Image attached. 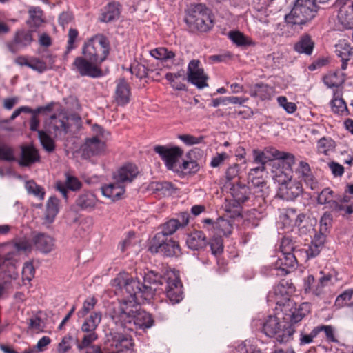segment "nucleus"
Instances as JSON below:
<instances>
[{
    "instance_id": "obj_17",
    "label": "nucleus",
    "mask_w": 353,
    "mask_h": 353,
    "mask_svg": "<svg viewBox=\"0 0 353 353\" xmlns=\"http://www.w3.org/2000/svg\"><path fill=\"white\" fill-rule=\"evenodd\" d=\"M182 287L181 281L175 274L168 277L165 292L171 303H178L183 299Z\"/></svg>"
},
{
    "instance_id": "obj_6",
    "label": "nucleus",
    "mask_w": 353,
    "mask_h": 353,
    "mask_svg": "<svg viewBox=\"0 0 353 353\" xmlns=\"http://www.w3.org/2000/svg\"><path fill=\"white\" fill-rule=\"evenodd\" d=\"M294 290L295 287L291 280L281 279L274 287L273 291L270 292L268 301L274 302L277 305L275 308L276 310L286 311V308L292 305L290 297Z\"/></svg>"
},
{
    "instance_id": "obj_24",
    "label": "nucleus",
    "mask_w": 353,
    "mask_h": 353,
    "mask_svg": "<svg viewBox=\"0 0 353 353\" xmlns=\"http://www.w3.org/2000/svg\"><path fill=\"white\" fill-rule=\"evenodd\" d=\"M296 173L301 178L305 184L311 190H316L319 187V183L313 175L310 165L305 161H300L299 166L296 170Z\"/></svg>"
},
{
    "instance_id": "obj_37",
    "label": "nucleus",
    "mask_w": 353,
    "mask_h": 353,
    "mask_svg": "<svg viewBox=\"0 0 353 353\" xmlns=\"http://www.w3.org/2000/svg\"><path fill=\"white\" fill-rule=\"evenodd\" d=\"M337 18L344 28H353V1L348 5V8H339Z\"/></svg>"
},
{
    "instance_id": "obj_7",
    "label": "nucleus",
    "mask_w": 353,
    "mask_h": 353,
    "mask_svg": "<svg viewBox=\"0 0 353 353\" xmlns=\"http://www.w3.org/2000/svg\"><path fill=\"white\" fill-rule=\"evenodd\" d=\"M309 259L306 250L296 247L292 253L283 256L282 259L276 260L274 267L270 269L272 275L285 276L290 271V268H293L301 261H306Z\"/></svg>"
},
{
    "instance_id": "obj_58",
    "label": "nucleus",
    "mask_w": 353,
    "mask_h": 353,
    "mask_svg": "<svg viewBox=\"0 0 353 353\" xmlns=\"http://www.w3.org/2000/svg\"><path fill=\"white\" fill-rule=\"evenodd\" d=\"M162 276L158 272H156L152 270L148 271L144 273L143 280L144 284L147 285V284H162Z\"/></svg>"
},
{
    "instance_id": "obj_1",
    "label": "nucleus",
    "mask_w": 353,
    "mask_h": 353,
    "mask_svg": "<svg viewBox=\"0 0 353 353\" xmlns=\"http://www.w3.org/2000/svg\"><path fill=\"white\" fill-rule=\"evenodd\" d=\"M294 154L280 152L274 148H266V167H270L272 179L280 185L292 179Z\"/></svg>"
},
{
    "instance_id": "obj_5",
    "label": "nucleus",
    "mask_w": 353,
    "mask_h": 353,
    "mask_svg": "<svg viewBox=\"0 0 353 353\" xmlns=\"http://www.w3.org/2000/svg\"><path fill=\"white\" fill-rule=\"evenodd\" d=\"M110 52V42L102 34H97L88 39L83 45L82 54L90 60L101 63Z\"/></svg>"
},
{
    "instance_id": "obj_18",
    "label": "nucleus",
    "mask_w": 353,
    "mask_h": 353,
    "mask_svg": "<svg viewBox=\"0 0 353 353\" xmlns=\"http://www.w3.org/2000/svg\"><path fill=\"white\" fill-rule=\"evenodd\" d=\"M188 222V216L185 213L182 214L181 221L176 219H170L161 225V232L156 234L154 240H160L161 237L173 234L180 228L185 227Z\"/></svg>"
},
{
    "instance_id": "obj_13",
    "label": "nucleus",
    "mask_w": 353,
    "mask_h": 353,
    "mask_svg": "<svg viewBox=\"0 0 353 353\" xmlns=\"http://www.w3.org/2000/svg\"><path fill=\"white\" fill-rule=\"evenodd\" d=\"M187 79L189 82L199 89H203L208 86V77L201 67L199 60H191L188 65Z\"/></svg>"
},
{
    "instance_id": "obj_31",
    "label": "nucleus",
    "mask_w": 353,
    "mask_h": 353,
    "mask_svg": "<svg viewBox=\"0 0 353 353\" xmlns=\"http://www.w3.org/2000/svg\"><path fill=\"white\" fill-rule=\"evenodd\" d=\"M299 241L296 237L292 236L291 234L284 236L281 241L280 255L277 260L282 259L283 256H286L288 254L292 252L296 247H299Z\"/></svg>"
},
{
    "instance_id": "obj_12",
    "label": "nucleus",
    "mask_w": 353,
    "mask_h": 353,
    "mask_svg": "<svg viewBox=\"0 0 353 353\" xmlns=\"http://www.w3.org/2000/svg\"><path fill=\"white\" fill-rule=\"evenodd\" d=\"M332 275L330 274H323L318 279H315L312 274L304 278L303 290L305 294L312 296L321 297L325 294L324 288L330 283Z\"/></svg>"
},
{
    "instance_id": "obj_64",
    "label": "nucleus",
    "mask_w": 353,
    "mask_h": 353,
    "mask_svg": "<svg viewBox=\"0 0 353 353\" xmlns=\"http://www.w3.org/2000/svg\"><path fill=\"white\" fill-rule=\"evenodd\" d=\"M14 248L18 252L28 253L32 250V244L28 239H21L14 243Z\"/></svg>"
},
{
    "instance_id": "obj_47",
    "label": "nucleus",
    "mask_w": 353,
    "mask_h": 353,
    "mask_svg": "<svg viewBox=\"0 0 353 353\" xmlns=\"http://www.w3.org/2000/svg\"><path fill=\"white\" fill-rule=\"evenodd\" d=\"M82 340L77 344L79 351L81 352L90 347L97 346L92 343L98 339V334L96 332H84Z\"/></svg>"
},
{
    "instance_id": "obj_36",
    "label": "nucleus",
    "mask_w": 353,
    "mask_h": 353,
    "mask_svg": "<svg viewBox=\"0 0 353 353\" xmlns=\"http://www.w3.org/2000/svg\"><path fill=\"white\" fill-rule=\"evenodd\" d=\"M230 192L237 206L240 205L248 199L249 188L243 184H233L230 188Z\"/></svg>"
},
{
    "instance_id": "obj_32",
    "label": "nucleus",
    "mask_w": 353,
    "mask_h": 353,
    "mask_svg": "<svg viewBox=\"0 0 353 353\" xmlns=\"http://www.w3.org/2000/svg\"><path fill=\"white\" fill-rule=\"evenodd\" d=\"M133 327H137L140 329H148L154 324V320L148 312L144 310H140L138 305L137 312L134 314V318L132 321Z\"/></svg>"
},
{
    "instance_id": "obj_45",
    "label": "nucleus",
    "mask_w": 353,
    "mask_h": 353,
    "mask_svg": "<svg viewBox=\"0 0 353 353\" xmlns=\"http://www.w3.org/2000/svg\"><path fill=\"white\" fill-rule=\"evenodd\" d=\"M229 39L237 46L244 47L252 44L251 39L239 30H232L228 32Z\"/></svg>"
},
{
    "instance_id": "obj_60",
    "label": "nucleus",
    "mask_w": 353,
    "mask_h": 353,
    "mask_svg": "<svg viewBox=\"0 0 353 353\" xmlns=\"http://www.w3.org/2000/svg\"><path fill=\"white\" fill-rule=\"evenodd\" d=\"M45 323L38 316H34L29 319L28 328L36 332H41L43 331Z\"/></svg>"
},
{
    "instance_id": "obj_59",
    "label": "nucleus",
    "mask_w": 353,
    "mask_h": 353,
    "mask_svg": "<svg viewBox=\"0 0 353 353\" xmlns=\"http://www.w3.org/2000/svg\"><path fill=\"white\" fill-rule=\"evenodd\" d=\"M59 199L55 196H51L46 205L47 216L54 217L59 212Z\"/></svg>"
},
{
    "instance_id": "obj_30",
    "label": "nucleus",
    "mask_w": 353,
    "mask_h": 353,
    "mask_svg": "<svg viewBox=\"0 0 353 353\" xmlns=\"http://www.w3.org/2000/svg\"><path fill=\"white\" fill-rule=\"evenodd\" d=\"M186 243L189 248L193 250H198L205 248L208 244V240L201 231L192 232L186 239Z\"/></svg>"
},
{
    "instance_id": "obj_54",
    "label": "nucleus",
    "mask_w": 353,
    "mask_h": 353,
    "mask_svg": "<svg viewBox=\"0 0 353 353\" xmlns=\"http://www.w3.org/2000/svg\"><path fill=\"white\" fill-rule=\"evenodd\" d=\"M38 136L43 148L48 152L54 150V142L51 137L44 131H38Z\"/></svg>"
},
{
    "instance_id": "obj_16",
    "label": "nucleus",
    "mask_w": 353,
    "mask_h": 353,
    "mask_svg": "<svg viewBox=\"0 0 353 353\" xmlns=\"http://www.w3.org/2000/svg\"><path fill=\"white\" fill-rule=\"evenodd\" d=\"M254 162L259 165L250 170L249 179L254 186L263 188L264 184L263 176L265 169V156L263 152L254 150Z\"/></svg>"
},
{
    "instance_id": "obj_51",
    "label": "nucleus",
    "mask_w": 353,
    "mask_h": 353,
    "mask_svg": "<svg viewBox=\"0 0 353 353\" xmlns=\"http://www.w3.org/2000/svg\"><path fill=\"white\" fill-rule=\"evenodd\" d=\"M73 341L71 335L64 336L57 345L56 353H68L72 347Z\"/></svg>"
},
{
    "instance_id": "obj_22",
    "label": "nucleus",
    "mask_w": 353,
    "mask_h": 353,
    "mask_svg": "<svg viewBox=\"0 0 353 353\" xmlns=\"http://www.w3.org/2000/svg\"><path fill=\"white\" fill-rule=\"evenodd\" d=\"M139 173L137 167L132 163L126 164L120 168L113 175L115 181L123 184L131 183Z\"/></svg>"
},
{
    "instance_id": "obj_19",
    "label": "nucleus",
    "mask_w": 353,
    "mask_h": 353,
    "mask_svg": "<svg viewBox=\"0 0 353 353\" xmlns=\"http://www.w3.org/2000/svg\"><path fill=\"white\" fill-rule=\"evenodd\" d=\"M106 148L105 140L97 139V137L86 139L82 145V156L85 159H89L92 156L103 154Z\"/></svg>"
},
{
    "instance_id": "obj_40",
    "label": "nucleus",
    "mask_w": 353,
    "mask_h": 353,
    "mask_svg": "<svg viewBox=\"0 0 353 353\" xmlns=\"http://www.w3.org/2000/svg\"><path fill=\"white\" fill-rule=\"evenodd\" d=\"M29 19L27 24L31 28H39L44 22L43 12L38 6H30L28 9Z\"/></svg>"
},
{
    "instance_id": "obj_57",
    "label": "nucleus",
    "mask_w": 353,
    "mask_h": 353,
    "mask_svg": "<svg viewBox=\"0 0 353 353\" xmlns=\"http://www.w3.org/2000/svg\"><path fill=\"white\" fill-rule=\"evenodd\" d=\"M26 188L28 193L38 196L41 200L44 199L45 191L43 188L38 185L35 182L32 181H28L26 184Z\"/></svg>"
},
{
    "instance_id": "obj_9",
    "label": "nucleus",
    "mask_w": 353,
    "mask_h": 353,
    "mask_svg": "<svg viewBox=\"0 0 353 353\" xmlns=\"http://www.w3.org/2000/svg\"><path fill=\"white\" fill-rule=\"evenodd\" d=\"M294 332L292 325H281L276 316L270 315L266 319V336L275 337L279 343L288 342Z\"/></svg>"
},
{
    "instance_id": "obj_42",
    "label": "nucleus",
    "mask_w": 353,
    "mask_h": 353,
    "mask_svg": "<svg viewBox=\"0 0 353 353\" xmlns=\"http://www.w3.org/2000/svg\"><path fill=\"white\" fill-rule=\"evenodd\" d=\"M38 153L32 146L25 145L21 147V154L19 164L21 165H28L35 162L38 159Z\"/></svg>"
},
{
    "instance_id": "obj_63",
    "label": "nucleus",
    "mask_w": 353,
    "mask_h": 353,
    "mask_svg": "<svg viewBox=\"0 0 353 353\" xmlns=\"http://www.w3.org/2000/svg\"><path fill=\"white\" fill-rule=\"evenodd\" d=\"M179 172H185V173H195L199 170V165L195 161H184L181 165L178 168Z\"/></svg>"
},
{
    "instance_id": "obj_62",
    "label": "nucleus",
    "mask_w": 353,
    "mask_h": 353,
    "mask_svg": "<svg viewBox=\"0 0 353 353\" xmlns=\"http://www.w3.org/2000/svg\"><path fill=\"white\" fill-rule=\"evenodd\" d=\"M317 336L316 328L314 327L313 330L307 333L305 330H302L300 332L299 337V344L300 345H305L307 344H310L313 342V339Z\"/></svg>"
},
{
    "instance_id": "obj_52",
    "label": "nucleus",
    "mask_w": 353,
    "mask_h": 353,
    "mask_svg": "<svg viewBox=\"0 0 353 353\" xmlns=\"http://www.w3.org/2000/svg\"><path fill=\"white\" fill-rule=\"evenodd\" d=\"M334 147V141L330 138L322 137L317 143V150L321 154H327V152L332 150Z\"/></svg>"
},
{
    "instance_id": "obj_43",
    "label": "nucleus",
    "mask_w": 353,
    "mask_h": 353,
    "mask_svg": "<svg viewBox=\"0 0 353 353\" xmlns=\"http://www.w3.org/2000/svg\"><path fill=\"white\" fill-rule=\"evenodd\" d=\"M101 313L100 312H94L85 320L81 325L83 332H96L101 321Z\"/></svg>"
},
{
    "instance_id": "obj_39",
    "label": "nucleus",
    "mask_w": 353,
    "mask_h": 353,
    "mask_svg": "<svg viewBox=\"0 0 353 353\" xmlns=\"http://www.w3.org/2000/svg\"><path fill=\"white\" fill-rule=\"evenodd\" d=\"M165 79L169 81L170 85L176 90H186L185 83V77L183 71H179L176 73L168 72Z\"/></svg>"
},
{
    "instance_id": "obj_50",
    "label": "nucleus",
    "mask_w": 353,
    "mask_h": 353,
    "mask_svg": "<svg viewBox=\"0 0 353 353\" xmlns=\"http://www.w3.org/2000/svg\"><path fill=\"white\" fill-rule=\"evenodd\" d=\"M0 160L4 161H14L15 157L13 148L5 143H0Z\"/></svg>"
},
{
    "instance_id": "obj_15",
    "label": "nucleus",
    "mask_w": 353,
    "mask_h": 353,
    "mask_svg": "<svg viewBox=\"0 0 353 353\" xmlns=\"http://www.w3.org/2000/svg\"><path fill=\"white\" fill-rule=\"evenodd\" d=\"M303 191L301 183L292 179L279 185L276 196L286 201H294Z\"/></svg>"
},
{
    "instance_id": "obj_20",
    "label": "nucleus",
    "mask_w": 353,
    "mask_h": 353,
    "mask_svg": "<svg viewBox=\"0 0 353 353\" xmlns=\"http://www.w3.org/2000/svg\"><path fill=\"white\" fill-rule=\"evenodd\" d=\"M124 290V293L125 292L130 296L129 300H134L136 303H137L139 296L142 297L145 294L152 293L151 287L143 285L139 281L134 279L132 276Z\"/></svg>"
},
{
    "instance_id": "obj_27",
    "label": "nucleus",
    "mask_w": 353,
    "mask_h": 353,
    "mask_svg": "<svg viewBox=\"0 0 353 353\" xmlns=\"http://www.w3.org/2000/svg\"><path fill=\"white\" fill-rule=\"evenodd\" d=\"M338 200L339 195L328 187L323 188L319 193L316 198V202L319 205H325L326 208L331 210L333 208L337 207L336 201Z\"/></svg>"
},
{
    "instance_id": "obj_29",
    "label": "nucleus",
    "mask_w": 353,
    "mask_h": 353,
    "mask_svg": "<svg viewBox=\"0 0 353 353\" xmlns=\"http://www.w3.org/2000/svg\"><path fill=\"white\" fill-rule=\"evenodd\" d=\"M96 196L90 192L81 194L76 199V205L81 210H92L98 203Z\"/></svg>"
},
{
    "instance_id": "obj_28",
    "label": "nucleus",
    "mask_w": 353,
    "mask_h": 353,
    "mask_svg": "<svg viewBox=\"0 0 353 353\" xmlns=\"http://www.w3.org/2000/svg\"><path fill=\"white\" fill-rule=\"evenodd\" d=\"M159 245L155 247L156 252H161L166 256H178L181 254V248L178 242L172 239L165 241H161Z\"/></svg>"
},
{
    "instance_id": "obj_48",
    "label": "nucleus",
    "mask_w": 353,
    "mask_h": 353,
    "mask_svg": "<svg viewBox=\"0 0 353 353\" xmlns=\"http://www.w3.org/2000/svg\"><path fill=\"white\" fill-rule=\"evenodd\" d=\"M336 54L343 60H348L349 56L353 53V48L345 39L340 40L339 43L336 45Z\"/></svg>"
},
{
    "instance_id": "obj_35",
    "label": "nucleus",
    "mask_w": 353,
    "mask_h": 353,
    "mask_svg": "<svg viewBox=\"0 0 353 353\" xmlns=\"http://www.w3.org/2000/svg\"><path fill=\"white\" fill-rule=\"evenodd\" d=\"M34 243L36 248L43 253H48L54 249L53 238L44 234H39L34 237Z\"/></svg>"
},
{
    "instance_id": "obj_33",
    "label": "nucleus",
    "mask_w": 353,
    "mask_h": 353,
    "mask_svg": "<svg viewBox=\"0 0 353 353\" xmlns=\"http://www.w3.org/2000/svg\"><path fill=\"white\" fill-rule=\"evenodd\" d=\"M119 15V4L116 2H112L104 7L99 19L101 22L109 23L117 19Z\"/></svg>"
},
{
    "instance_id": "obj_14",
    "label": "nucleus",
    "mask_w": 353,
    "mask_h": 353,
    "mask_svg": "<svg viewBox=\"0 0 353 353\" xmlns=\"http://www.w3.org/2000/svg\"><path fill=\"white\" fill-rule=\"evenodd\" d=\"M33 41L32 31L20 29L15 32L12 40L8 41L6 46L10 52L15 54L20 49L30 46Z\"/></svg>"
},
{
    "instance_id": "obj_25",
    "label": "nucleus",
    "mask_w": 353,
    "mask_h": 353,
    "mask_svg": "<svg viewBox=\"0 0 353 353\" xmlns=\"http://www.w3.org/2000/svg\"><path fill=\"white\" fill-rule=\"evenodd\" d=\"M130 88L128 83L124 79H120L117 82L114 99L119 105H125L130 102Z\"/></svg>"
},
{
    "instance_id": "obj_46",
    "label": "nucleus",
    "mask_w": 353,
    "mask_h": 353,
    "mask_svg": "<svg viewBox=\"0 0 353 353\" xmlns=\"http://www.w3.org/2000/svg\"><path fill=\"white\" fill-rule=\"evenodd\" d=\"M310 312V305L308 303H303L298 308H294L290 316L292 324L297 323L306 316Z\"/></svg>"
},
{
    "instance_id": "obj_4",
    "label": "nucleus",
    "mask_w": 353,
    "mask_h": 353,
    "mask_svg": "<svg viewBox=\"0 0 353 353\" xmlns=\"http://www.w3.org/2000/svg\"><path fill=\"white\" fill-rule=\"evenodd\" d=\"M317 12V6L313 0H296L290 12L285 15L287 24L302 26L314 19Z\"/></svg>"
},
{
    "instance_id": "obj_53",
    "label": "nucleus",
    "mask_w": 353,
    "mask_h": 353,
    "mask_svg": "<svg viewBox=\"0 0 353 353\" xmlns=\"http://www.w3.org/2000/svg\"><path fill=\"white\" fill-rule=\"evenodd\" d=\"M97 303V300L94 297H88L86 299L83 303L81 309L77 312L79 318H84L94 308Z\"/></svg>"
},
{
    "instance_id": "obj_34",
    "label": "nucleus",
    "mask_w": 353,
    "mask_h": 353,
    "mask_svg": "<svg viewBox=\"0 0 353 353\" xmlns=\"http://www.w3.org/2000/svg\"><path fill=\"white\" fill-rule=\"evenodd\" d=\"M48 124L55 132H64L66 134L69 129L68 118L64 114H53L49 118Z\"/></svg>"
},
{
    "instance_id": "obj_10",
    "label": "nucleus",
    "mask_w": 353,
    "mask_h": 353,
    "mask_svg": "<svg viewBox=\"0 0 353 353\" xmlns=\"http://www.w3.org/2000/svg\"><path fill=\"white\" fill-rule=\"evenodd\" d=\"M154 151L159 155L166 168L170 170L179 172L177 163L183 154V150L179 146L156 145Z\"/></svg>"
},
{
    "instance_id": "obj_3",
    "label": "nucleus",
    "mask_w": 353,
    "mask_h": 353,
    "mask_svg": "<svg viewBox=\"0 0 353 353\" xmlns=\"http://www.w3.org/2000/svg\"><path fill=\"white\" fill-rule=\"evenodd\" d=\"M137 310L138 304L135 303L134 300L123 299L117 306L114 307L110 316L117 330L132 331V321Z\"/></svg>"
},
{
    "instance_id": "obj_8",
    "label": "nucleus",
    "mask_w": 353,
    "mask_h": 353,
    "mask_svg": "<svg viewBox=\"0 0 353 353\" xmlns=\"http://www.w3.org/2000/svg\"><path fill=\"white\" fill-rule=\"evenodd\" d=\"M126 331L117 330L110 332L104 347L106 353H120L131 350L134 343L132 336Z\"/></svg>"
},
{
    "instance_id": "obj_23",
    "label": "nucleus",
    "mask_w": 353,
    "mask_h": 353,
    "mask_svg": "<svg viewBox=\"0 0 353 353\" xmlns=\"http://www.w3.org/2000/svg\"><path fill=\"white\" fill-rule=\"evenodd\" d=\"M101 192L104 196L115 201L122 198L125 192V185L114 180L113 183L103 185Z\"/></svg>"
},
{
    "instance_id": "obj_41",
    "label": "nucleus",
    "mask_w": 353,
    "mask_h": 353,
    "mask_svg": "<svg viewBox=\"0 0 353 353\" xmlns=\"http://www.w3.org/2000/svg\"><path fill=\"white\" fill-rule=\"evenodd\" d=\"M131 276L125 272H120L117 276L111 281L110 285L114 290L115 294H124V289L126 287L127 283L130 281Z\"/></svg>"
},
{
    "instance_id": "obj_61",
    "label": "nucleus",
    "mask_w": 353,
    "mask_h": 353,
    "mask_svg": "<svg viewBox=\"0 0 353 353\" xmlns=\"http://www.w3.org/2000/svg\"><path fill=\"white\" fill-rule=\"evenodd\" d=\"M333 217L330 212H325L320 220V228L322 232L328 233L332 225Z\"/></svg>"
},
{
    "instance_id": "obj_11",
    "label": "nucleus",
    "mask_w": 353,
    "mask_h": 353,
    "mask_svg": "<svg viewBox=\"0 0 353 353\" xmlns=\"http://www.w3.org/2000/svg\"><path fill=\"white\" fill-rule=\"evenodd\" d=\"M101 64L99 62L90 60L84 56L77 57L72 63V69L83 77L97 78L102 76Z\"/></svg>"
},
{
    "instance_id": "obj_55",
    "label": "nucleus",
    "mask_w": 353,
    "mask_h": 353,
    "mask_svg": "<svg viewBox=\"0 0 353 353\" xmlns=\"http://www.w3.org/2000/svg\"><path fill=\"white\" fill-rule=\"evenodd\" d=\"M152 57L157 59L168 60L174 57L175 54L172 51H168L165 48H157L150 50Z\"/></svg>"
},
{
    "instance_id": "obj_38",
    "label": "nucleus",
    "mask_w": 353,
    "mask_h": 353,
    "mask_svg": "<svg viewBox=\"0 0 353 353\" xmlns=\"http://www.w3.org/2000/svg\"><path fill=\"white\" fill-rule=\"evenodd\" d=\"M314 47V42L309 34H303L294 44V49L296 52L307 55L312 54Z\"/></svg>"
},
{
    "instance_id": "obj_26",
    "label": "nucleus",
    "mask_w": 353,
    "mask_h": 353,
    "mask_svg": "<svg viewBox=\"0 0 353 353\" xmlns=\"http://www.w3.org/2000/svg\"><path fill=\"white\" fill-rule=\"evenodd\" d=\"M65 181L63 183L61 181H57L56 183V188L59 190L63 195V196L67 199H68V190L69 189L72 191H77L81 188L82 183L79 181V179L71 175L69 173H65Z\"/></svg>"
},
{
    "instance_id": "obj_56",
    "label": "nucleus",
    "mask_w": 353,
    "mask_h": 353,
    "mask_svg": "<svg viewBox=\"0 0 353 353\" xmlns=\"http://www.w3.org/2000/svg\"><path fill=\"white\" fill-rule=\"evenodd\" d=\"M317 335L321 332H323L326 336V340L328 342L339 343V341L334 336V327L332 325H321L315 327Z\"/></svg>"
},
{
    "instance_id": "obj_44",
    "label": "nucleus",
    "mask_w": 353,
    "mask_h": 353,
    "mask_svg": "<svg viewBox=\"0 0 353 353\" xmlns=\"http://www.w3.org/2000/svg\"><path fill=\"white\" fill-rule=\"evenodd\" d=\"M332 110L339 115H347L348 109L346 103L341 97V94L339 92L334 93V97L330 102Z\"/></svg>"
},
{
    "instance_id": "obj_21",
    "label": "nucleus",
    "mask_w": 353,
    "mask_h": 353,
    "mask_svg": "<svg viewBox=\"0 0 353 353\" xmlns=\"http://www.w3.org/2000/svg\"><path fill=\"white\" fill-rule=\"evenodd\" d=\"M284 216L292 221V218H295V225L298 228L300 236L305 235L312 230V225L308 224V218L303 213L296 215V210L294 208L286 210Z\"/></svg>"
},
{
    "instance_id": "obj_2",
    "label": "nucleus",
    "mask_w": 353,
    "mask_h": 353,
    "mask_svg": "<svg viewBox=\"0 0 353 353\" xmlns=\"http://www.w3.org/2000/svg\"><path fill=\"white\" fill-rule=\"evenodd\" d=\"M185 22L192 31L205 32L213 27L211 12L203 4H192L188 8Z\"/></svg>"
},
{
    "instance_id": "obj_49",
    "label": "nucleus",
    "mask_w": 353,
    "mask_h": 353,
    "mask_svg": "<svg viewBox=\"0 0 353 353\" xmlns=\"http://www.w3.org/2000/svg\"><path fill=\"white\" fill-rule=\"evenodd\" d=\"M53 63L54 61H52L51 63H47L39 58L32 57H30L29 68L34 71L38 72L39 73H43L45 71L51 69L52 68Z\"/></svg>"
}]
</instances>
